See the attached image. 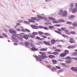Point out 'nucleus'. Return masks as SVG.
<instances>
[{
  "mask_svg": "<svg viewBox=\"0 0 77 77\" xmlns=\"http://www.w3.org/2000/svg\"><path fill=\"white\" fill-rule=\"evenodd\" d=\"M56 67L57 69H60V68H61V67H60V66H56Z\"/></svg>",
  "mask_w": 77,
  "mask_h": 77,
  "instance_id": "nucleus-55",
  "label": "nucleus"
},
{
  "mask_svg": "<svg viewBox=\"0 0 77 77\" xmlns=\"http://www.w3.org/2000/svg\"><path fill=\"white\" fill-rule=\"evenodd\" d=\"M30 47H31L32 48H33V47H34V45H33L32 43H29L28 48H29Z\"/></svg>",
  "mask_w": 77,
  "mask_h": 77,
  "instance_id": "nucleus-18",
  "label": "nucleus"
},
{
  "mask_svg": "<svg viewBox=\"0 0 77 77\" xmlns=\"http://www.w3.org/2000/svg\"><path fill=\"white\" fill-rule=\"evenodd\" d=\"M32 34L33 35H31L29 36V38H35V35H37L38 34V32H34L32 33Z\"/></svg>",
  "mask_w": 77,
  "mask_h": 77,
  "instance_id": "nucleus-8",
  "label": "nucleus"
},
{
  "mask_svg": "<svg viewBox=\"0 0 77 77\" xmlns=\"http://www.w3.org/2000/svg\"><path fill=\"white\" fill-rule=\"evenodd\" d=\"M68 54H69V51L66 50L64 51V53H62L60 55V56L63 57H65Z\"/></svg>",
  "mask_w": 77,
  "mask_h": 77,
  "instance_id": "nucleus-4",
  "label": "nucleus"
},
{
  "mask_svg": "<svg viewBox=\"0 0 77 77\" xmlns=\"http://www.w3.org/2000/svg\"><path fill=\"white\" fill-rule=\"evenodd\" d=\"M43 29L44 30H48L49 29L47 27H43Z\"/></svg>",
  "mask_w": 77,
  "mask_h": 77,
  "instance_id": "nucleus-52",
  "label": "nucleus"
},
{
  "mask_svg": "<svg viewBox=\"0 0 77 77\" xmlns=\"http://www.w3.org/2000/svg\"><path fill=\"white\" fill-rule=\"evenodd\" d=\"M49 28L50 29H54V26H53L50 25L49 26Z\"/></svg>",
  "mask_w": 77,
  "mask_h": 77,
  "instance_id": "nucleus-33",
  "label": "nucleus"
},
{
  "mask_svg": "<svg viewBox=\"0 0 77 77\" xmlns=\"http://www.w3.org/2000/svg\"><path fill=\"white\" fill-rule=\"evenodd\" d=\"M72 59H74L75 60H77V58L76 57L72 58Z\"/></svg>",
  "mask_w": 77,
  "mask_h": 77,
  "instance_id": "nucleus-63",
  "label": "nucleus"
},
{
  "mask_svg": "<svg viewBox=\"0 0 77 77\" xmlns=\"http://www.w3.org/2000/svg\"><path fill=\"white\" fill-rule=\"evenodd\" d=\"M63 10L62 9H60L59 11L58 14L59 15H61L62 16V14H63Z\"/></svg>",
  "mask_w": 77,
  "mask_h": 77,
  "instance_id": "nucleus-12",
  "label": "nucleus"
},
{
  "mask_svg": "<svg viewBox=\"0 0 77 77\" xmlns=\"http://www.w3.org/2000/svg\"><path fill=\"white\" fill-rule=\"evenodd\" d=\"M66 34H67V35H71V32H69V31H68L67 32H66Z\"/></svg>",
  "mask_w": 77,
  "mask_h": 77,
  "instance_id": "nucleus-45",
  "label": "nucleus"
},
{
  "mask_svg": "<svg viewBox=\"0 0 77 77\" xmlns=\"http://www.w3.org/2000/svg\"><path fill=\"white\" fill-rule=\"evenodd\" d=\"M72 54L75 56H77V52H74Z\"/></svg>",
  "mask_w": 77,
  "mask_h": 77,
  "instance_id": "nucleus-50",
  "label": "nucleus"
},
{
  "mask_svg": "<svg viewBox=\"0 0 77 77\" xmlns=\"http://www.w3.org/2000/svg\"><path fill=\"white\" fill-rule=\"evenodd\" d=\"M36 39H40L41 38H40V37H36Z\"/></svg>",
  "mask_w": 77,
  "mask_h": 77,
  "instance_id": "nucleus-59",
  "label": "nucleus"
},
{
  "mask_svg": "<svg viewBox=\"0 0 77 77\" xmlns=\"http://www.w3.org/2000/svg\"><path fill=\"white\" fill-rule=\"evenodd\" d=\"M52 54H54L55 55H57V54H59V53L57 52H54Z\"/></svg>",
  "mask_w": 77,
  "mask_h": 77,
  "instance_id": "nucleus-35",
  "label": "nucleus"
},
{
  "mask_svg": "<svg viewBox=\"0 0 77 77\" xmlns=\"http://www.w3.org/2000/svg\"><path fill=\"white\" fill-rule=\"evenodd\" d=\"M29 37L30 38V36H29V35H23V38L25 39H29Z\"/></svg>",
  "mask_w": 77,
  "mask_h": 77,
  "instance_id": "nucleus-15",
  "label": "nucleus"
},
{
  "mask_svg": "<svg viewBox=\"0 0 77 77\" xmlns=\"http://www.w3.org/2000/svg\"><path fill=\"white\" fill-rule=\"evenodd\" d=\"M63 72V69H60L59 71H58V72H59V73L62 72Z\"/></svg>",
  "mask_w": 77,
  "mask_h": 77,
  "instance_id": "nucleus-36",
  "label": "nucleus"
},
{
  "mask_svg": "<svg viewBox=\"0 0 77 77\" xmlns=\"http://www.w3.org/2000/svg\"><path fill=\"white\" fill-rule=\"evenodd\" d=\"M38 33L39 35H43L44 34V33L41 31L38 32Z\"/></svg>",
  "mask_w": 77,
  "mask_h": 77,
  "instance_id": "nucleus-44",
  "label": "nucleus"
},
{
  "mask_svg": "<svg viewBox=\"0 0 77 77\" xmlns=\"http://www.w3.org/2000/svg\"><path fill=\"white\" fill-rule=\"evenodd\" d=\"M55 51H57V52H60L61 51V50L59 49H56L55 50Z\"/></svg>",
  "mask_w": 77,
  "mask_h": 77,
  "instance_id": "nucleus-41",
  "label": "nucleus"
},
{
  "mask_svg": "<svg viewBox=\"0 0 77 77\" xmlns=\"http://www.w3.org/2000/svg\"><path fill=\"white\" fill-rule=\"evenodd\" d=\"M75 33H76V32L75 31H72L70 32V34H72V35H74Z\"/></svg>",
  "mask_w": 77,
  "mask_h": 77,
  "instance_id": "nucleus-42",
  "label": "nucleus"
},
{
  "mask_svg": "<svg viewBox=\"0 0 77 77\" xmlns=\"http://www.w3.org/2000/svg\"><path fill=\"white\" fill-rule=\"evenodd\" d=\"M43 43L45 44V45H50V43L44 41L43 42Z\"/></svg>",
  "mask_w": 77,
  "mask_h": 77,
  "instance_id": "nucleus-21",
  "label": "nucleus"
},
{
  "mask_svg": "<svg viewBox=\"0 0 77 77\" xmlns=\"http://www.w3.org/2000/svg\"><path fill=\"white\" fill-rule=\"evenodd\" d=\"M47 67L48 68H51L52 66L50 65H48L47 66Z\"/></svg>",
  "mask_w": 77,
  "mask_h": 77,
  "instance_id": "nucleus-43",
  "label": "nucleus"
},
{
  "mask_svg": "<svg viewBox=\"0 0 77 77\" xmlns=\"http://www.w3.org/2000/svg\"><path fill=\"white\" fill-rule=\"evenodd\" d=\"M56 41L54 40V39H52L51 40L52 44H55L56 43Z\"/></svg>",
  "mask_w": 77,
  "mask_h": 77,
  "instance_id": "nucleus-22",
  "label": "nucleus"
},
{
  "mask_svg": "<svg viewBox=\"0 0 77 77\" xmlns=\"http://www.w3.org/2000/svg\"><path fill=\"white\" fill-rule=\"evenodd\" d=\"M48 54H53V53L51 52V51H48Z\"/></svg>",
  "mask_w": 77,
  "mask_h": 77,
  "instance_id": "nucleus-47",
  "label": "nucleus"
},
{
  "mask_svg": "<svg viewBox=\"0 0 77 77\" xmlns=\"http://www.w3.org/2000/svg\"><path fill=\"white\" fill-rule=\"evenodd\" d=\"M70 41H69L70 43H71L72 44L73 43H75V40H74L73 38H70Z\"/></svg>",
  "mask_w": 77,
  "mask_h": 77,
  "instance_id": "nucleus-11",
  "label": "nucleus"
},
{
  "mask_svg": "<svg viewBox=\"0 0 77 77\" xmlns=\"http://www.w3.org/2000/svg\"><path fill=\"white\" fill-rule=\"evenodd\" d=\"M53 0H45V2H51Z\"/></svg>",
  "mask_w": 77,
  "mask_h": 77,
  "instance_id": "nucleus-56",
  "label": "nucleus"
},
{
  "mask_svg": "<svg viewBox=\"0 0 77 77\" xmlns=\"http://www.w3.org/2000/svg\"><path fill=\"white\" fill-rule=\"evenodd\" d=\"M66 63H70L71 62V60H67L66 61Z\"/></svg>",
  "mask_w": 77,
  "mask_h": 77,
  "instance_id": "nucleus-39",
  "label": "nucleus"
},
{
  "mask_svg": "<svg viewBox=\"0 0 77 77\" xmlns=\"http://www.w3.org/2000/svg\"><path fill=\"white\" fill-rule=\"evenodd\" d=\"M54 23H65V20L63 19H58L56 21H52Z\"/></svg>",
  "mask_w": 77,
  "mask_h": 77,
  "instance_id": "nucleus-5",
  "label": "nucleus"
},
{
  "mask_svg": "<svg viewBox=\"0 0 77 77\" xmlns=\"http://www.w3.org/2000/svg\"><path fill=\"white\" fill-rule=\"evenodd\" d=\"M76 12H77V8H75L72 10V13H75Z\"/></svg>",
  "mask_w": 77,
  "mask_h": 77,
  "instance_id": "nucleus-20",
  "label": "nucleus"
},
{
  "mask_svg": "<svg viewBox=\"0 0 77 77\" xmlns=\"http://www.w3.org/2000/svg\"><path fill=\"white\" fill-rule=\"evenodd\" d=\"M48 18L49 19V20H53L54 21V20H56V19L52 17H48Z\"/></svg>",
  "mask_w": 77,
  "mask_h": 77,
  "instance_id": "nucleus-24",
  "label": "nucleus"
},
{
  "mask_svg": "<svg viewBox=\"0 0 77 77\" xmlns=\"http://www.w3.org/2000/svg\"><path fill=\"white\" fill-rule=\"evenodd\" d=\"M31 27L33 29H38V27L37 26H35V25H31Z\"/></svg>",
  "mask_w": 77,
  "mask_h": 77,
  "instance_id": "nucleus-17",
  "label": "nucleus"
},
{
  "mask_svg": "<svg viewBox=\"0 0 77 77\" xmlns=\"http://www.w3.org/2000/svg\"><path fill=\"white\" fill-rule=\"evenodd\" d=\"M66 23L67 24H69V25H70V24L72 25L73 24L71 21H67L66 22Z\"/></svg>",
  "mask_w": 77,
  "mask_h": 77,
  "instance_id": "nucleus-26",
  "label": "nucleus"
},
{
  "mask_svg": "<svg viewBox=\"0 0 77 77\" xmlns=\"http://www.w3.org/2000/svg\"><path fill=\"white\" fill-rule=\"evenodd\" d=\"M47 48H43L40 49V50L42 51H47Z\"/></svg>",
  "mask_w": 77,
  "mask_h": 77,
  "instance_id": "nucleus-29",
  "label": "nucleus"
},
{
  "mask_svg": "<svg viewBox=\"0 0 77 77\" xmlns=\"http://www.w3.org/2000/svg\"><path fill=\"white\" fill-rule=\"evenodd\" d=\"M9 32L11 34H13V35H15L17 33V32L15 30L13 29H10L9 30Z\"/></svg>",
  "mask_w": 77,
  "mask_h": 77,
  "instance_id": "nucleus-7",
  "label": "nucleus"
},
{
  "mask_svg": "<svg viewBox=\"0 0 77 77\" xmlns=\"http://www.w3.org/2000/svg\"><path fill=\"white\" fill-rule=\"evenodd\" d=\"M12 38L13 39L14 41V42H18V40L16 38L15 36H12Z\"/></svg>",
  "mask_w": 77,
  "mask_h": 77,
  "instance_id": "nucleus-14",
  "label": "nucleus"
},
{
  "mask_svg": "<svg viewBox=\"0 0 77 77\" xmlns=\"http://www.w3.org/2000/svg\"><path fill=\"white\" fill-rule=\"evenodd\" d=\"M6 27H7V28H8V29H10V26H8L7 25H5Z\"/></svg>",
  "mask_w": 77,
  "mask_h": 77,
  "instance_id": "nucleus-62",
  "label": "nucleus"
},
{
  "mask_svg": "<svg viewBox=\"0 0 77 77\" xmlns=\"http://www.w3.org/2000/svg\"><path fill=\"white\" fill-rule=\"evenodd\" d=\"M15 36H17L18 39L20 40V41H23V37L21 34H17Z\"/></svg>",
  "mask_w": 77,
  "mask_h": 77,
  "instance_id": "nucleus-6",
  "label": "nucleus"
},
{
  "mask_svg": "<svg viewBox=\"0 0 77 77\" xmlns=\"http://www.w3.org/2000/svg\"><path fill=\"white\" fill-rule=\"evenodd\" d=\"M55 70H56V68L54 67H53L52 69H51V70L52 72H54Z\"/></svg>",
  "mask_w": 77,
  "mask_h": 77,
  "instance_id": "nucleus-31",
  "label": "nucleus"
},
{
  "mask_svg": "<svg viewBox=\"0 0 77 77\" xmlns=\"http://www.w3.org/2000/svg\"><path fill=\"white\" fill-rule=\"evenodd\" d=\"M39 28V29H43L44 27L42 26H39L38 27Z\"/></svg>",
  "mask_w": 77,
  "mask_h": 77,
  "instance_id": "nucleus-53",
  "label": "nucleus"
},
{
  "mask_svg": "<svg viewBox=\"0 0 77 77\" xmlns=\"http://www.w3.org/2000/svg\"><path fill=\"white\" fill-rule=\"evenodd\" d=\"M54 26H56V27H60V26H61V25L60 24H56L54 25Z\"/></svg>",
  "mask_w": 77,
  "mask_h": 77,
  "instance_id": "nucleus-48",
  "label": "nucleus"
},
{
  "mask_svg": "<svg viewBox=\"0 0 77 77\" xmlns=\"http://www.w3.org/2000/svg\"><path fill=\"white\" fill-rule=\"evenodd\" d=\"M25 30L27 32H30V30L27 29H25Z\"/></svg>",
  "mask_w": 77,
  "mask_h": 77,
  "instance_id": "nucleus-54",
  "label": "nucleus"
},
{
  "mask_svg": "<svg viewBox=\"0 0 77 77\" xmlns=\"http://www.w3.org/2000/svg\"><path fill=\"white\" fill-rule=\"evenodd\" d=\"M75 7L77 8V3H76L75 4Z\"/></svg>",
  "mask_w": 77,
  "mask_h": 77,
  "instance_id": "nucleus-64",
  "label": "nucleus"
},
{
  "mask_svg": "<svg viewBox=\"0 0 77 77\" xmlns=\"http://www.w3.org/2000/svg\"><path fill=\"white\" fill-rule=\"evenodd\" d=\"M52 62L54 64H56V63H57V61L55 60H52Z\"/></svg>",
  "mask_w": 77,
  "mask_h": 77,
  "instance_id": "nucleus-27",
  "label": "nucleus"
},
{
  "mask_svg": "<svg viewBox=\"0 0 77 77\" xmlns=\"http://www.w3.org/2000/svg\"><path fill=\"white\" fill-rule=\"evenodd\" d=\"M68 18L69 20H71V19L72 18H75V16L74 15L70 16H69Z\"/></svg>",
  "mask_w": 77,
  "mask_h": 77,
  "instance_id": "nucleus-25",
  "label": "nucleus"
},
{
  "mask_svg": "<svg viewBox=\"0 0 77 77\" xmlns=\"http://www.w3.org/2000/svg\"><path fill=\"white\" fill-rule=\"evenodd\" d=\"M2 35L4 36H5V37H6V38H8V35L6 34L3 33H2Z\"/></svg>",
  "mask_w": 77,
  "mask_h": 77,
  "instance_id": "nucleus-37",
  "label": "nucleus"
},
{
  "mask_svg": "<svg viewBox=\"0 0 77 77\" xmlns=\"http://www.w3.org/2000/svg\"><path fill=\"white\" fill-rule=\"evenodd\" d=\"M48 57L51 58V59H53L54 57H55V55H49L48 56Z\"/></svg>",
  "mask_w": 77,
  "mask_h": 77,
  "instance_id": "nucleus-23",
  "label": "nucleus"
},
{
  "mask_svg": "<svg viewBox=\"0 0 77 77\" xmlns=\"http://www.w3.org/2000/svg\"><path fill=\"white\" fill-rule=\"evenodd\" d=\"M67 48H69V49H70V48H74V47L72 45H70L68 46Z\"/></svg>",
  "mask_w": 77,
  "mask_h": 77,
  "instance_id": "nucleus-30",
  "label": "nucleus"
},
{
  "mask_svg": "<svg viewBox=\"0 0 77 77\" xmlns=\"http://www.w3.org/2000/svg\"><path fill=\"white\" fill-rule=\"evenodd\" d=\"M45 24H46V25H48L49 24V25H51V23H45Z\"/></svg>",
  "mask_w": 77,
  "mask_h": 77,
  "instance_id": "nucleus-51",
  "label": "nucleus"
},
{
  "mask_svg": "<svg viewBox=\"0 0 77 77\" xmlns=\"http://www.w3.org/2000/svg\"><path fill=\"white\" fill-rule=\"evenodd\" d=\"M29 42H26L24 43V44H25V45L26 46V47H28V46H29Z\"/></svg>",
  "mask_w": 77,
  "mask_h": 77,
  "instance_id": "nucleus-28",
  "label": "nucleus"
},
{
  "mask_svg": "<svg viewBox=\"0 0 77 77\" xmlns=\"http://www.w3.org/2000/svg\"><path fill=\"white\" fill-rule=\"evenodd\" d=\"M31 19H28V20L29 21H30L31 23H35V21L34 20H35L36 21H40V19L37 17H32L31 18Z\"/></svg>",
  "mask_w": 77,
  "mask_h": 77,
  "instance_id": "nucleus-1",
  "label": "nucleus"
},
{
  "mask_svg": "<svg viewBox=\"0 0 77 77\" xmlns=\"http://www.w3.org/2000/svg\"><path fill=\"white\" fill-rule=\"evenodd\" d=\"M65 59H71V57L69 56L67 57Z\"/></svg>",
  "mask_w": 77,
  "mask_h": 77,
  "instance_id": "nucleus-49",
  "label": "nucleus"
},
{
  "mask_svg": "<svg viewBox=\"0 0 77 77\" xmlns=\"http://www.w3.org/2000/svg\"><path fill=\"white\" fill-rule=\"evenodd\" d=\"M44 34L46 36H50V34L48 33H45Z\"/></svg>",
  "mask_w": 77,
  "mask_h": 77,
  "instance_id": "nucleus-38",
  "label": "nucleus"
},
{
  "mask_svg": "<svg viewBox=\"0 0 77 77\" xmlns=\"http://www.w3.org/2000/svg\"><path fill=\"white\" fill-rule=\"evenodd\" d=\"M61 35H62V36H63V37L64 38H66V36H65V35L62 34Z\"/></svg>",
  "mask_w": 77,
  "mask_h": 77,
  "instance_id": "nucleus-60",
  "label": "nucleus"
},
{
  "mask_svg": "<svg viewBox=\"0 0 77 77\" xmlns=\"http://www.w3.org/2000/svg\"><path fill=\"white\" fill-rule=\"evenodd\" d=\"M34 57L35 58H36L37 61H39V62H41V61H42V59L37 56H35Z\"/></svg>",
  "mask_w": 77,
  "mask_h": 77,
  "instance_id": "nucleus-10",
  "label": "nucleus"
},
{
  "mask_svg": "<svg viewBox=\"0 0 77 77\" xmlns=\"http://www.w3.org/2000/svg\"><path fill=\"white\" fill-rule=\"evenodd\" d=\"M42 37L43 38H47V36L45 35H42Z\"/></svg>",
  "mask_w": 77,
  "mask_h": 77,
  "instance_id": "nucleus-58",
  "label": "nucleus"
},
{
  "mask_svg": "<svg viewBox=\"0 0 77 77\" xmlns=\"http://www.w3.org/2000/svg\"><path fill=\"white\" fill-rule=\"evenodd\" d=\"M55 32H56V33H58V34H61V32L59 31H58L57 30H55Z\"/></svg>",
  "mask_w": 77,
  "mask_h": 77,
  "instance_id": "nucleus-46",
  "label": "nucleus"
},
{
  "mask_svg": "<svg viewBox=\"0 0 77 77\" xmlns=\"http://www.w3.org/2000/svg\"><path fill=\"white\" fill-rule=\"evenodd\" d=\"M67 14H68L67 11H64L63 12V14L62 15V16L63 17H66L67 15Z\"/></svg>",
  "mask_w": 77,
  "mask_h": 77,
  "instance_id": "nucleus-9",
  "label": "nucleus"
},
{
  "mask_svg": "<svg viewBox=\"0 0 77 77\" xmlns=\"http://www.w3.org/2000/svg\"><path fill=\"white\" fill-rule=\"evenodd\" d=\"M71 69L72 71H77V67H72L71 68Z\"/></svg>",
  "mask_w": 77,
  "mask_h": 77,
  "instance_id": "nucleus-19",
  "label": "nucleus"
},
{
  "mask_svg": "<svg viewBox=\"0 0 77 77\" xmlns=\"http://www.w3.org/2000/svg\"><path fill=\"white\" fill-rule=\"evenodd\" d=\"M16 30L17 32H20L21 31V29L20 28H16L15 29Z\"/></svg>",
  "mask_w": 77,
  "mask_h": 77,
  "instance_id": "nucleus-34",
  "label": "nucleus"
},
{
  "mask_svg": "<svg viewBox=\"0 0 77 77\" xmlns=\"http://www.w3.org/2000/svg\"><path fill=\"white\" fill-rule=\"evenodd\" d=\"M37 16V17L39 18L40 20H41V19H43V20H45L47 22H50V20L48 19V18L47 17H42V16L39 15H38Z\"/></svg>",
  "mask_w": 77,
  "mask_h": 77,
  "instance_id": "nucleus-3",
  "label": "nucleus"
},
{
  "mask_svg": "<svg viewBox=\"0 0 77 77\" xmlns=\"http://www.w3.org/2000/svg\"><path fill=\"white\" fill-rule=\"evenodd\" d=\"M69 6L70 7V9L71 11L72 10V9H73L74 8V3H72L70 4L69 5Z\"/></svg>",
  "mask_w": 77,
  "mask_h": 77,
  "instance_id": "nucleus-13",
  "label": "nucleus"
},
{
  "mask_svg": "<svg viewBox=\"0 0 77 77\" xmlns=\"http://www.w3.org/2000/svg\"><path fill=\"white\" fill-rule=\"evenodd\" d=\"M58 61H60V62H63V60H61L60 59H59L58 60Z\"/></svg>",
  "mask_w": 77,
  "mask_h": 77,
  "instance_id": "nucleus-57",
  "label": "nucleus"
},
{
  "mask_svg": "<svg viewBox=\"0 0 77 77\" xmlns=\"http://www.w3.org/2000/svg\"><path fill=\"white\" fill-rule=\"evenodd\" d=\"M39 54H42L41 55H40L39 56L42 59L44 60V58H48V56L46 55H47L46 53L42 52H39Z\"/></svg>",
  "mask_w": 77,
  "mask_h": 77,
  "instance_id": "nucleus-2",
  "label": "nucleus"
},
{
  "mask_svg": "<svg viewBox=\"0 0 77 77\" xmlns=\"http://www.w3.org/2000/svg\"><path fill=\"white\" fill-rule=\"evenodd\" d=\"M66 37L67 39H68V38H69V36L67 35H66Z\"/></svg>",
  "mask_w": 77,
  "mask_h": 77,
  "instance_id": "nucleus-61",
  "label": "nucleus"
},
{
  "mask_svg": "<svg viewBox=\"0 0 77 77\" xmlns=\"http://www.w3.org/2000/svg\"><path fill=\"white\" fill-rule=\"evenodd\" d=\"M31 50L32 51H38V48H35L33 47H32V48H31Z\"/></svg>",
  "mask_w": 77,
  "mask_h": 77,
  "instance_id": "nucleus-16",
  "label": "nucleus"
},
{
  "mask_svg": "<svg viewBox=\"0 0 77 77\" xmlns=\"http://www.w3.org/2000/svg\"><path fill=\"white\" fill-rule=\"evenodd\" d=\"M72 25L73 26H76L77 27V23H75V22H74L73 23H72Z\"/></svg>",
  "mask_w": 77,
  "mask_h": 77,
  "instance_id": "nucleus-32",
  "label": "nucleus"
},
{
  "mask_svg": "<svg viewBox=\"0 0 77 77\" xmlns=\"http://www.w3.org/2000/svg\"><path fill=\"white\" fill-rule=\"evenodd\" d=\"M24 23H26L27 24H30V22L29 21H24Z\"/></svg>",
  "mask_w": 77,
  "mask_h": 77,
  "instance_id": "nucleus-40",
  "label": "nucleus"
}]
</instances>
